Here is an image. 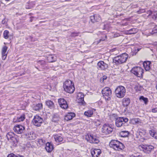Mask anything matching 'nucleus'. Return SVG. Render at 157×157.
I'll list each match as a JSON object with an SVG mask.
<instances>
[{"label": "nucleus", "instance_id": "nucleus-1", "mask_svg": "<svg viewBox=\"0 0 157 157\" xmlns=\"http://www.w3.org/2000/svg\"><path fill=\"white\" fill-rule=\"evenodd\" d=\"M109 146L114 150L117 151L122 150L124 148V146L122 143L115 140H111L109 143Z\"/></svg>", "mask_w": 157, "mask_h": 157}, {"label": "nucleus", "instance_id": "nucleus-2", "mask_svg": "<svg viewBox=\"0 0 157 157\" xmlns=\"http://www.w3.org/2000/svg\"><path fill=\"white\" fill-rule=\"evenodd\" d=\"M128 56V55L126 53H123L114 58L113 62L116 64H122L126 62Z\"/></svg>", "mask_w": 157, "mask_h": 157}, {"label": "nucleus", "instance_id": "nucleus-3", "mask_svg": "<svg viewBox=\"0 0 157 157\" xmlns=\"http://www.w3.org/2000/svg\"><path fill=\"white\" fill-rule=\"evenodd\" d=\"M115 95L118 98H123L125 94L126 89L122 86H119L117 87L115 91Z\"/></svg>", "mask_w": 157, "mask_h": 157}, {"label": "nucleus", "instance_id": "nucleus-4", "mask_svg": "<svg viewBox=\"0 0 157 157\" xmlns=\"http://www.w3.org/2000/svg\"><path fill=\"white\" fill-rule=\"evenodd\" d=\"M86 140L90 143L98 144L100 141L98 137L93 134H87L85 136Z\"/></svg>", "mask_w": 157, "mask_h": 157}, {"label": "nucleus", "instance_id": "nucleus-5", "mask_svg": "<svg viewBox=\"0 0 157 157\" xmlns=\"http://www.w3.org/2000/svg\"><path fill=\"white\" fill-rule=\"evenodd\" d=\"M103 96L105 100H110L112 96V91L110 88L108 87H105L101 91Z\"/></svg>", "mask_w": 157, "mask_h": 157}, {"label": "nucleus", "instance_id": "nucleus-6", "mask_svg": "<svg viewBox=\"0 0 157 157\" xmlns=\"http://www.w3.org/2000/svg\"><path fill=\"white\" fill-rule=\"evenodd\" d=\"M143 69L139 67H133L131 70V72L137 77H141L143 73Z\"/></svg>", "mask_w": 157, "mask_h": 157}, {"label": "nucleus", "instance_id": "nucleus-7", "mask_svg": "<svg viewBox=\"0 0 157 157\" xmlns=\"http://www.w3.org/2000/svg\"><path fill=\"white\" fill-rule=\"evenodd\" d=\"M128 120V119L127 118L122 117H118L115 120L116 125L117 127H121L123 124L127 122Z\"/></svg>", "mask_w": 157, "mask_h": 157}, {"label": "nucleus", "instance_id": "nucleus-8", "mask_svg": "<svg viewBox=\"0 0 157 157\" xmlns=\"http://www.w3.org/2000/svg\"><path fill=\"white\" fill-rule=\"evenodd\" d=\"M43 121V119L38 115L35 116L32 120V122L33 124L37 127L40 126Z\"/></svg>", "mask_w": 157, "mask_h": 157}, {"label": "nucleus", "instance_id": "nucleus-9", "mask_svg": "<svg viewBox=\"0 0 157 157\" xmlns=\"http://www.w3.org/2000/svg\"><path fill=\"white\" fill-rule=\"evenodd\" d=\"M102 132L105 134H108L111 133L113 130V129L109 124H104L103 125L102 128Z\"/></svg>", "mask_w": 157, "mask_h": 157}, {"label": "nucleus", "instance_id": "nucleus-10", "mask_svg": "<svg viewBox=\"0 0 157 157\" xmlns=\"http://www.w3.org/2000/svg\"><path fill=\"white\" fill-rule=\"evenodd\" d=\"M108 67V64L102 61H100L98 63L97 68L99 70H105Z\"/></svg>", "mask_w": 157, "mask_h": 157}, {"label": "nucleus", "instance_id": "nucleus-11", "mask_svg": "<svg viewBox=\"0 0 157 157\" xmlns=\"http://www.w3.org/2000/svg\"><path fill=\"white\" fill-rule=\"evenodd\" d=\"M25 129V127L22 125H17L14 126L13 130L16 133L21 134L23 132Z\"/></svg>", "mask_w": 157, "mask_h": 157}, {"label": "nucleus", "instance_id": "nucleus-12", "mask_svg": "<svg viewBox=\"0 0 157 157\" xmlns=\"http://www.w3.org/2000/svg\"><path fill=\"white\" fill-rule=\"evenodd\" d=\"M58 101L60 106L62 108L66 109L68 108V105L66 101L63 98H60L58 99Z\"/></svg>", "mask_w": 157, "mask_h": 157}, {"label": "nucleus", "instance_id": "nucleus-13", "mask_svg": "<svg viewBox=\"0 0 157 157\" xmlns=\"http://www.w3.org/2000/svg\"><path fill=\"white\" fill-rule=\"evenodd\" d=\"M84 97V95L82 93H78L77 97L78 102L79 103H81V105H83L85 103Z\"/></svg>", "mask_w": 157, "mask_h": 157}, {"label": "nucleus", "instance_id": "nucleus-14", "mask_svg": "<svg viewBox=\"0 0 157 157\" xmlns=\"http://www.w3.org/2000/svg\"><path fill=\"white\" fill-rule=\"evenodd\" d=\"M8 47L6 46H4L2 50V59L3 60H5L6 58L8 52L7 51Z\"/></svg>", "mask_w": 157, "mask_h": 157}, {"label": "nucleus", "instance_id": "nucleus-15", "mask_svg": "<svg viewBox=\"0 0 157 157\" xmlns=\"http://www.w3.org/2000/svg\"><path fill=\"white\" fill-rule=\"evenodd\" d=\"M130 123L133 124H137L138 125H141L143 124L141 120L138 118L131 119L130 120Z\"/></svg>", "mask_w": 157, "mask_h": 157}, {"label": "nucleus", "instance_id": "nucleus-16", "mask_svg": "<svg viewBox=\"0 0 157 157\" xmlns=\"http://www.w3.org/2000/svg\"><path fill=\"white\" fill-rule=\"evenodd\" d=\"M101 153L100 149H94L91 151V154L93 157H98Z\"/></svg>", "mask_w": 157, "mask_h": 157}, {"label": "nucleus", "instance_id": "nucleus-17", "mask_svg": "<svg viewBox=\"0 0 157 157\" xmlns=\"http://www.w3.org/2000/svg\"><path fill=\"white\" fill-rule=\"evenodd\" d=\"M91 21L94 23L95 22L99 21L101 19V18L99 15L98 14H95V15L91 16L90 17Z\"/></svg>", "mask_w": 157, "mask_h": 157}, {"label": "nucleus", "instance_id": "nucleus-18", "mask_svg": "<svg viewBox=\"0 0 157 157\" xmlns=\"http://www.w3.org/2000/svg\"><path fill=\"white\" fill-rule=\"evenodd\" d=\"M141 147L144 150L150 152L154 149L153 146L148 145H142L141 146Z\"/></svg>", "mask_w": 157, "mask_h": 157}, {"label": "nucleus", "instance_id": "nucleus-19", "mask_svg": "<svg viewBox=\"0 0 157 157\" xmlns=\"http://www.w3.org/2000/svg\"><path fill=\"white\" fill-rule=\"evenodd\" d=\"M45 148L48 152H51L54 149L53 146L51 143L47 142L46 144Z\"/></svg>", "mask_w": 157, "mask_h": 157}, {"label": "nucleus", "instance_id": "nucleus-20", "mask_svg": "<svg viewBox=\"0 0 157 157\" xmlns=\"http://www.w3.org/2000/svg\"><path fill=\"white\" fill-rule=\"evenodd\" d=\"M151 62L149 61H144L143 63V66L146 71H149L151 69Z\"/></svg>", "mask_w": 157, "mask_h": 157}, {"label": "nucleus", "instance_id": "nucleus-21", "mask_svg": "<svg viewBox=\"0 0 157 157\" xmlns=\"http://www.w3.org/2000/svg\"><path fill=\"white\" fill-rule=\"evenodd\" d=\"M75 114L72 112H71L67 113L64 117V119L66 121L70 120L75 117Z\"/></svg>", "mask_w": 157, "mask_h": 157}, {"label": "nucleus", "instance_id": "nucleus-22", "mask_svg": "<svg viewBox=\"0 0 157 157\" xmlns=\"http://www.w3.org/2000/svg\"><path fill=\"white\" fill-rule=\"evenodd\" d=\"M95 109H90L88 110L85 111L84 113L85 116L90 117H91L93 114L94 112L95 111Z\"/></svg>", "mask_w": 157, "mask_h": 157}, {"label": "nucleus", "instance_id": "nucleus-23", "mask_svg": "<svg viewBox=\"0 0 157 157\" xmlns=\"http://www.w3.org/2000/svg\"><path fill=\"white\" fill-rule=\"evenodd\" d=\"M130 102V100L128 98H125L122 100V104L124 107L128 105Z\"/></svg>", "mask_w": 157, "mask_h": 157}, {"label": "nucleus", "instance_id": "nucleus-24", "mask_svg": "<svg viewBox=\"0 0 157 157\" xmlns=\"http://www.w3.org/2000/svg\"><path fill=\"white\" fill-rule=\"evenodd\" d=\"M74 85L72 83V82L71 80H67L65 81L63 84V88L64 89H66L67 87L70 86H71Z\"/></svg>", "mask_w": 157, "mask_h": 157}, {"label": "nucleus", "instance_id": "nucleus-25", "mask_svg": "<svg viewBox=\"0 0 157 157\" xmlns=\"http://www.w3.org/2000/svg\"><path fill=\"white\" fill-rule=\"evenodd\" d=\"M42 104L41 103H39L37 104H33V109L37 111L41 109L42 108Z\"/></svg>", "mask_w": 157, "mask_h": 157}, {"label": "nucleus", "instance_id": "nucleus-26", "mask_svg": "<svg viewBox=\"0 0 157 157\" xmlns=\"http://www.w3.org/2000/svg\"><path fill=\"white\" fill-rule=\"evenodd\" d=\"M48 61L50 62H54L56 60V58L55 55H49L47 57Z\"/></svg>", "mask_w": 157, "mask_h": 157}, {"label": "nucleus", "instance_id": "nucleus-27", "mask_svg": "<svg viewBox=\"0 0 157 157\" xmlns=\"http://www.w3.org/2000/svg\"><path fill=\"white\" fill-rule=\"evenodd\" d=\"M67 90L66 89H64V90L67 92L70 93H73L75 90V88L74 87V85H71L70 86V87L69 86L67 88Z\"/></svg>", "mask_w": 157, "mask_h": 157}, {"label": "nucleus", "instance_id": "nucleus-28", "mask_svg": "<svg viewBox=\"0 0 157 157\" xmlns=\"http://www.w3.org/2000/svg\"><path fill=\"white\" fill-rule=\"evenodd\" d=\"M46 105L50 108L53 109L54 107V104L53 101L48 100L46 101Z\"/></svg>", "mask_w": 157, "mask_h": 157}, {"label": "nucleus", "instance_id": "nucleus-29", "mask_svg": "<svg viewBox=\"0 0 157 157\" xmlns=\"http://www.w3.org/2000/svg\"><path fill=\"white\" fill-rule=\"evenodd\" d=\"M27 138L29 140H34L36 138L35 134L34 133H30L26 135Z\"/></svg>", "mask_w": 157, "mask_h": 157}, {"label": "nucleus", "instance_id": "nucleus-30", "mask_svg": "<svg viewBox=\"0 0 157 157\" xmlns=\"http://www.w3.org/2000/svg\"><path fill=\"white\" fill-rule=\"evenodd\" d=\"M53 136L55 141L56 142H61L63 140V138L58 135H54Z\"/></svg>", "mask_w": 157, "mask_h": 157}, {"label": "nucleus", "instance_id": "nucleus-31", "mask_svg": "<svg viewBox=\"0 0 157 157\" xmlns=\"http://www.w3.org/2000/svg\"><path fill=\"white\" fill-rule=\"evenodd\" d=\"M129 132L127 131H122L120 132V135L121 137H126L128 136Z\"/></svg>", "mask_w": 157, "mask_h": 157}, {"label": "nucleus", "instance_id": "nucleus-32", "mask_svg": "<svg viewBox=\"0 0 157 157\" xmlns=\"http://www.w3.org/2000/svg\"><path fill=\"white\" fill-rule=\"evenodd\" d=\"M25 119V115L24 114L20 115L19 117H17V120L16 121H14V122H21L23 121Z\"/></svg>", "mask_w": 157, "mask_h": 157}, {"label": "nucleus", "instance_id": "nucleus-33", "mask_svg": "<svg viewBox=\"0 0 157 157\" xmlns=\"http://www.w3.org/2000/svg\"><path fill=\"white\" fill-rule=\"evenodd\" d=\"M17 138V136L15 135V136L13 137L10 141L13 142L14 144L16 145V144L18 142V140Z\"/></svg>", "mask_w": 157, "mask_h": 157}, {"label": "nucleus", "instance_id": "nucleus-34", "mask_svg": "<svg viewBox=\"0 0 157 157\" xmlns=\"http://www.w3.org/2000/svg\"><path fill=\"white\" fill-rule=\"evenodd\" d=\"M15 134L12 132H8L6 135L7 138L8 140H10L13 136H15Z\"/></svg>", "mask_w": 157, "mask_h": 157}, {"label": "nucleus", "instance_id": "nucleus-35", "mask_svg": "<svg viewBox=\"0 0 157 157\" xmlns=\"http://www.w3.org/2000/svg\"><path fill=\"white\" fill-rule=\"evenodd\" d=\"M9 32L8 31L5 30L4 31L3 34L4 38L5 39H8L9 38L10 35H9Z\"/></svg>", "mask_w": 157, "mask_h": 157}, {"label": "nucleus", "instance_id": "nucleus-36", "mask_svg": "<svg viewBox=\"0 0 157 157\" xmlns=\"http://www.w3.org/2000/svg\"><path fill=\"white\" fill-rule=\"evenodd\" d=\"M37 143L40 145H43L45 144V140L42 139H38L37 140Z\"/></svg>", "mask_w": 157, "mask_h": 157}, {"label": "nucleus", "instance_id": "nucleus-37", "mask_svg": "<svg viewBox=\"0 0 157 157\" xmlns=\"http://www.w3.org/2000/svg\"><path fill=\"white\" fill-rule=\"evenodd\" d=\"M128 31L130 34H135L138 32V29H136L132 28L129 29Z\"/></svg>", "mask_w": 157, "mask_h": 157}, {"label": "nucleus", "instance_id": "nucleus-38", "mask_svg": "<svg viewBox=\"0 0 157 157\" xmlns=\"http://www.w3.org/2000/svg\"><path fill=\"white\" fill-rule=\"evenodd\" d=\"M140 100H142L144 102L145 104H147L148 102V100L147 98H145L143 96H141L140 98Z\"/></svg>", "mask_w": 157, "mask_h": 157}, {"label": "nucleus", "instance_id": "nucleus-39", "mask_svg": "<svg viewBox=\"0 0 157 157\" xmlns=\"http://www.w3.org/2000/svg\"><path fill=\"white\" fill-rule=\"evenodd\" d=\"M142 88V87L139 85H136L134 87L135 90L137 91L141 90Z\"/></svg>", "mask_w": 157, "mask_h": 157}, {"label": "nucleus", "instance_id": "nucleus-40", "mask_svg": "<svg viewBox=\"0 0 157 157\" xmlns=\"http://www.w3.org/2000/svg\"><path fill=\"white\" fill-rule=\"evenodd\" d=\"M149 132L150 135L152 137L154 136L155 134V132L152 130L150 131Z\"/></svg>", "mask_w": 157, "mask_h": 157}, {"label": "nucleus", "instance_id": "nucleus-41", "mask_svg": "<svg viewBox=\"0 0 157 157\" xmlns=\"http://www.w3.org/2000/svg\"><path fill=\"white\" fill-rule=\"evenodd\" d=\"M153 33H157V25L155 26L153 28Z\"/></svg>", "mask_w": 157, "mask_h": 157}, {"label": "nucleus", "instance_id": "nucleus-42", "mask_svg": "<svg viewBox=\"0 0 157 157\" xmlns=\"http://www.w3.org/2000/svg\"><path fill=\"white\" fill-rule=\"evenodd\" d=\"M78 33H71V36L72 37L75 36H78Z\"/></svg>", "mask_w": 157, "mask_h": 157}, {"label": "nucleus", "instance_id": "nucleus-43", "mask_svg": "<svg viewBox=\"0 0 157 157\" xmlns=\"http://www.w3.org/2000/svg\"><path fill=\"white\" fill-rule=\"evenodd\" d=\"M151 111L153 113H156L157 112V108H155L152 109Z\"/></svg>", "mask_w": 157, "mask_h": 157}, {"label": "nucleus", "instance_id": "nucleus-44", "mask_svg": "<svg viewBox=\"0 0 157 157\" xmlns=\"http://www.w3.org/2000/svg\"><path fill=\"white\" fill-rule=\"evenodd\" d=\"M107 78V77L105 76H103V77L100 79V80L101 81L102 80L103 81L104 80H106Z\"/></svg>", "mask_w": 157, "mask_h": 157}, {"label": "nucleus", "instance_id": "nucleus-45", "mask_svg": "<svg viewBox=\"0 0 157 157\" xmlns=\"http://www.w3.org/2000/svg\"><path fill=\"white\" fill-rule=\"evenodd\" d=\"M7 157H15V155L13 154H11L8 155Z\"/></svg>", "mask_w": 157, "mask_h": 157}, {"label": "nucleus", "instance_id": "nucleus-46", "mask_svg": "<svg viewBox=\"0 0 157 157\" xmlns=\"http://www.w3.org/2000/svg\"><path fill=\"white\" fill-rule=\"evenodd\" d=\"M139 135H140V136L142 137V135H143V133L142 132H141V131H140L139 132Z\"/></svg>", "mask_w": 157, "mask_h": 157}, {"label": "nucleus", "instance_id": "nucleus-47", "mask_svg": "<svg viewBox=\"0 0 157 157\" xmlns=\"http://www.w3.org/2000/svg\"><path fill=\"white\" fill-rule=\"evenodd\" d=\"M153 137H154L155 138L157 139V133L155 132V134L154 136H153Z\"/></svg>", "mask_w": 157, "mask_h": 157}, {"label": "nucleus", "instance_id": "nucleus-48", "mask_svg": "<svg viewBox=\"0 0 157 157\" xmlns=\"http://www.w3.org/2000/svg\"><path fill=\"white\" fill-rule=\"evenodd\" d=\"M15 157H23V156L20 155H15Z\"/></svg>", "mask_w": 157, "mask_h": 157}, {"label": "nucleus", "instance_id": "nucleus-49", "mask_svg": "<svg viewBox=\"0 0 157 157\" xmlns=\"http://www.w3.org/2000/svg\"><path fill=\"white\" fill-rule=\"evenodd\" d=\"M155 15H156L155 17V18H157V13H155Z\"/></svg>", "mask_w": 157, "mask_h": 157}, {"label": "nucleus", "instance_id": "nucleus-50", "mask_svg": "<svg viewBox=\"0 0 157 157\" xmlns=\"http://www.w3.org/2000/svg\"><path fill=\"white\" fill-rule=\"evenodd\" d=\"M129 157H139V156L136 157V156H130Z\"/></svg>", "mask_w": 157, "mask_h": 157}, {"label": "nucleus", "instance_id": "nucleus-51", "mask_svg": "<svg viewBox=\"0 0 157 157\" xmlns=\"http://www.w3.org/2000/svg\"><path fill=\"white\" fill-rule=\"evenodd\" d=\"M105 40V39H101L100 40V41L101 40L104 41Z\"/></svg>", "mask_w": 157, "mask_h": 157}, {"label": "nucleus", "instance_id": "nucleus-52", "mask_svg": "<svg viewBox=\"0 0 157 157\" xmlns=\"http://www.w3.org/2000/svg\"><path fill=\"white\" fill-rule=\"evenodd\" d=\"M107 36H105V39H106Z\"/></svg>", "mask_w": 157, "mask_h": 157}, {"label": "nucleus", "instance_id": "nucleus-53", "mask_svg": "<svg viewBox=\"0 0 157 157\" xmlns=\"http://www.w3.org/2000/svg\"><path fill=\"white\" fill-rule=\"evenodd\" d=\"M150 13H150L149 14H151V12H150Z\"/></svg>", "mask_w": 157, "mask_h": 157}, {"label": "nucleus", "instance_id": "nucleus-54", "mask_svg": "<svg viewBox=\"0 0 157 157\" xmlns=\"http://www.w3.org/2000/svg\"><path fill=\"white\" fill-rule=\"evenodd\" d=\"M139 50H140V49H138V51H139Z\"/></svg>", "mask_w": 157, "mask_h": 157}]
</instances>
